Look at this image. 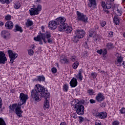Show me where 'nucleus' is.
Listing matches in <instances>:
<instances>
[{"label": "nucleus", "mask_w": 125, "mask_h": 125, "mask_svg": "<svg viewBox=\"0 0 125 125\" xmlns=\"http://www.w3.org/2000/svg\"><path fill=\"white\" fill-rule=\"evenodd\" d=\"M89 102L91 103V104H94V103H96V102L93 99H91L89 100Z\"/></svg>", "instance_id": "52"}, {"label": "nucleus", "mask_w": 125, "mask_h": 125, "mask_svg": "<svg viewBox=\"0 0 125 125\" xmlns=\"http://www.w3.org/2000/svg\"><path fill=\"white\" fill-rule=\"evenodd\" d=\"M8 53L9 57L10 58V61L12 64H13V61L18 57V55L16 53H13L12 50H8Z\"/></svg>", "instance_id": "9"}, {"label": "nucleus", "mask_w": 125, "mask_h": 125, "mask_svg": "<svg viewBox=\"0 0 125 125\" xmlns=\"http://www.w3.org/2000/svg\"><path fill=\"white\" fill-rule=\"evenodd\" d=\"M20 102L19 104L21 106L26 104L27 100H28V95L24 94V93H21L19 96Z\"/></svg>", "instance_id": "7"}, {"label": "nucleus", "mask_w": 125, "mask_h": 125, "mask_svg": "<svg viewBox=\"0 0 125 125\" xmlns=\"http://www.w3.org/2000/svg\"><path fill=\"white\" fill-rule=\"evenodd\" d=\"M123 62V58L122 56H119L118 57L117 61L115 62V63L117 65V66H122V63Z\"/></svg>", "instance_id": "23"}, {"label": "nucleus", "mask_w": 125, "mask_h": 125, "mask_svg": "<svg viewBox=\"0 0 125 125\" xmlns=\"http://www.w3.org/2000/svg\"><path fill=\"white\" fill-rule=\"evenodd\" d=\"M0 125H6L5 121L2 118H0Z\"/></svg>", "instance_id": "36"}, {"label": "nucleus", "mask_w": 125, "mask_h": 125, "mask_svg": "<svg viewBox=\"0 0 125 125\" xmlns=\"http://www.w3.org/2000/svg\"><path fill=\"white\" fill-rule=\"evenodd\" d=\"M28 53L30 56H33L34 55V51L30 49L28 50Z\"/></svg>", "instance_id": "38"}, {"label": "nucleus", "mask_w": 125, "mask_h": 125, "mask_svg": "<svg viewBox=\"0 0 125 125\" xmlns=\"http://www.w3.org/2000/svg\"><path fill=\"white\" fill-rule=\"evenodd\" d=\"M34 41H36V42H39L40 44H42V41H43L45 43H46L47 42V41L45 40V34L44 33H42L41 31H40L39 33V35L36 37L34 38Z\"/></svg>", "instance_id": "4"}, {"label": "nucleus", "mask_w": 125, "mask_h": 125, "mask_svg": "<svg viewBox=\"0 0 125 125\" xmlns=\"http://www.w3.org/2000/svg\"><path fill=\"white\" fill-rule=\"evenodd\" d=\"M113 34H114V32H113L112 31H110L108 33V37H110V38H112V37H113Z\"/></svg>", "instance_id": "51"}, {"label": "nucleus", "mask_w": 125, "mask_h": 125, "mask_svg": "<svg viewBox=\"0 0 125 125\" xmlns=\"http://www.w3.org/2000/svg\"><path fill=\"white\" fill-rule=\"evenodd\" d=\"M94 34V30L93 29H90L89 31V37H92L93 36V34Z\"/></svg>", "instance_id": "37"}, {"label": "nucleus", "mask_w": 125, "mask_h": 125, "mask_svg": "<svg viewBox=\"0 0 125 125\" xmlns=\"http://www.w3.org/2000/svg\"><path fill=\"white\" fill-rule=\"evenodd\" d=\"M5 20L7 21H9L11 20V15H7V16H6L5 17Z\"/></svg>", "instance_id": "35"}, {"label": "nucleus", "mask_w": 125, "mask_h": 125, "mask_svg": "<svg viewBox=\"0 0 125 125\" xmlns=\"http://www.w3.org/2000/svg\"><path fill=\"white\" fill-rule=\"evenodd\" d=\"M101 73L102 74H103V73H104V74H105V71H104V70H103V71H101Z\"/></svg>", "instance_id": "58"}, {"label": "nucleus", "mask_w": 125, "mask_h": 125, "mask_svg": "<svg viewBox=\"0 0 125 125\" xmlns=\"http://www.w3.org/2000/svg\"><path fill=\"white\" fill-rule=\"evenodd\" d=\"M113 21L116 25H119V24H120V20L119 19V17L117 16H115L113 18Z\"/></svg>", "instance_id": "27"}, {"label": "nucleus", "mask_w": 125, "mask_h": 125, "mask_svg": "<svg viewBox=\"0 0 125 125\" xmlns=\"http://www.w3.org/2000/svg\"><path fill=\"white\" fill-rule=\"evenodd\" d=\"M75 34L79 39H83L84 37L85 32L83 29H78L75 31Z\"/></svg>", "instance_id": "12"}, {"label": "nucleus", "mask_w": 125, "mask_h": 125, "mask_svg": "<svg viewBox=\"0 0 125 125\" xmlns=\"http://www.w3.org/2000/svg\"><path fill=\"white\" fill-rule=\"evenodd\" d=\"M100 25L101 27H104V26H106V21H104L101 22Z\"/></svg>", "instance_id": "44"}, {"label": "nucleus", "mask_w": 125, "mask_h": 125, "mask_svg": "<svg viewBox=\"0 0 125 125\" xmlns=\"http://www.w3.org/2000/svg\"><path fill=\"white\" fill-rule=\"evenodd\" d=\"M3 25H4V23L2 21H0V26L2 27Z\"/></svg>", "instance_id": "56"}, {"label": "nucleus", "mask_w": 125, "mask_h": 125, "mask_svg": "<svg viewBox=\"0 0 125 125\" xmlns=\"http://www.w3.org/2000/svg\"><path fill=\"white\" fill-rule=\"evenodd\" d=\"M30 97L35 101H39L42 100V97L45 98L43 108L44 110L49 109V101L47 98H50V94L45 90L44 86L42 87L40 84H36L35 88L31 91Z\"/></svg>", "instance_id": "1"}, {"label": "nucleus", "mask_w": 125, "mask_h": 125, "mask_svg": "<svg viewBox=\"0 0 125 125\" xmlns=\"http://www.w3.org/2000/svg\"><path fill=\"white\" fill-rule=\"evenodd\" d=\"M20 6H21V4H20V3L17 2L15 3L14 7L16 9H18Z\"/></svg>", "instance_id": "39"}, {"label": "nucleus", "mask_w": 125, "mask_h": 125, "mask_svg": "<svg viewBox=\"0 0 125 125\" xmlns=\"http://www.w3.org/2000/svg\"><path fill=\"white\" fill-rule=\"evenodd\" d=\"M51 71L53 74H55L57 72V69H56L55 67H53L51 69Z\"/></svg>", "instance_id": "43"}, {"label": "nucleus", "mask_w": 125, "mask_h": 125, "mask_svg": "<svg viewBox=\"0 0 125 125\" xmlns=\"http://www.w3.org/2000/svg\"><path fill=\"white\" fill-rule=\"evenodd\" d=\"M14 31L15 33L17 32H20V33H23V29H22V27L19 26L18 24H16L15 25V28L14 29Z\"/></svg>", "instance_id": "21"}, {"label": "nucleus", "mask_w": 125, "mask_h": 125, "mask_svg": "<svg viewBox=\"0 0 125 125\" xmlns=\"http://www.w3.org/2000/svg\"><path fill=\"white\" fill-rule=\"evenodd\" d=\"M71 106L73 107H76V106H79L80 105V101L79 100L75 99L71 102Z\"/></svg>", "instance_id": "22"}, {"label": "nucleus", "mask_w": 125, "mask_h": 125, "mask_svg": "<svg viewBox=\"0 0 125 125\" xmlns=\"http://www.w3.org/2000/svg\"><path fill=\"white\" fill-rule=\"evenodd\" d=\"M70 86L71 87H76L78 85V81L76 78H73L70 82Z\"/></svg>", "instance_id": "20"}, {"label": "nucleus", "mask_w": 125, "mask_h": 125, "mask_svg": "<svg viewBox=\"0 0 125 125\" xmlns=\"http://www.w3.org/2000/svg\"><path fill=\"white\" fill-rule=\"evenodd\" d=\"M34 23L32 21L27 20V23H26V26L27 27H30L33 25Z\"/></svg>", "instance_id": "31"}, {"label": "nucleus", "mask_w": 125, "mask_h": 125, "mask_svg": "<svg viewBox=\"0 0 125 125\" xmlns=\"http://www.w3.org/2000/svg\"><path fill=\"white\" fill-rule=\"evenodd\" d=\"M102 6L103 7L104 10L106 8V3H105V2H102Z\"/></svg>", "instance_id": "46"}, {"label": "nucleus", "mask_w": 125, "mask_h": 125, "mask_svg": "<svg viewBox=\"0 0 125 125\" xmlns=\"http://www.w3.org/2000/svg\"><path fill=\"white\" fill-rule=\"evenodd\" d=\"M82 73H83V70L82 69H80L79 70L78 74L76 76L77 79H79L80 81H83V75H82Z\"/></svg>", "instance_id": "25"}, {"label": "nucleus", "mask_w": 125, "mask_h": 125, "mask_svg": "<svg viewBox=\"0 0 125 125\" xmlns=\"http://www.w3.org/2000/svg\"><path fill=\"white\" fill-rule=\"evenodd\" d=\"M124 68H125V65H124Z\"/></svg>", "instance_id": "64"}, {"label": "nucleus", "mask_w": 125, "mask_h": 125, "mask_svg": "<svg viewBox=\"0 0 125 125\" xmlns=\"http://www.w3.org/2000/svg\"><path fill=\"white\" fill-rule=\"evenodd\" d=\"M1 36L5 40H9L10 39V33L5 30L1 31Z\"/></svg>", "instance_id": "15"}, {"label": "nucleus", "mask_w": 125, "mask_h": 125, "mask_svg": "<svg viewBox=\"0 0 125 125\" xmlns=\"http://www.w3.org/2000/svg\"><path fill=\"white\" fill-rule=\"evenodd\" d=\"M0 1L3 4H4V3H10V1L9 0H0Z\"/></svg>", "instance_id": "40"}, {"label": "nucleus", "mask_w": 125, "mask_h": 125, "mask_svg": "<svg viewBox=\"0 0 125 125\" xmlns=\"http://www.w3.org/2000/svg\"><path fill=\"white\" fill-rule=\"evenodd\" d=\"M111 7H112V5H111V2H107L106 3L105 8H106L107 9H110Z\"/></svg>", "instance_id": "34"}, {"label": "nucleus", "mask_w": 125, "mask_h": 125, "mask_svg": "<svg viewBox=\"0 0 125 125\" xmlns=\"http://www.w3.org/2000/svg\"><path fill=\"white\" fill-rule=\"evenodd\" d=\"M94 116L96 117V118L104 120V119L107 118V113H106V112H97L96 113L94 114Z\"/></svg>", "instance_id": "10"}, {"label": "nucleus", "mask_w": 125, "mask_h": 125, "mask_svg": "<svg viewBox=\"0 0 125 125\" xmlns=\"http://www.w3.org/2000/svg\"><path fill=\"white\" fill-rule=\"evenodd\" d=\"M58 30L60 32H65L66 34H71L73 31V28L67 23H65L58 26Z\"/></svg>", "instance_id": "3"}, {"label": "nucleus", "mask_w": 125, "mask_h": 125, "mask_svg": "<svg viewBox=\"0 0 125 125\" xmlns=\"http://www.w3.org/2000/svg\"><path fill=\"white\" fill-rule=\"evenodd\" d=\"M96 99L98 102H102V101H104L105 99V96L103 95V94L99 93L96 97Z\"/></svg>", "instance_id": "17"}, {"label": "nucleus", "mask_w": 125, "mask_h": 125, "mask_svg": "<svg viewBox=\"0 0 125 125\" xmlns=\"http://www.w3.org/2000/svg\"><path fill=\"white\" fill-rule=\"evenodd\" d=\"M31 48H32V49H35V46H31Z\"/></svg>", "instance_id": "59"}, {"label": "nucleus", "mask_w": 125, "mask_h": 125, "mask_svg": "<svg viewBox=\"0 0 125 125\" xmlns=\"http://www.w3.org/2000/svg\"><path fill=\"white\" fill-rule=\"evenodd\" d=\"M123 2H125V0H122Z\"/></svg>", "instance_id": "62"}, {"label": "nucleus", "mask_w": 125, "mask_h": 125, "mask_svg": "<svg viewBox=\"0 0 125 125\" xmlns=\"http://www.w3.org/2000/svg\"><path fill=\"white\" fill-rule=\"evenodd\" d=\"M122 65H125V62H123L122 63Z\"/></svg>", "instance_id": "60"}, {"label": "nucleus", "mask_w": 125, "mask_h": 125, "mask_svg": "<svg viewBox=\"0 0 125 125\" xmlns=\"http://www.w3.org/2000/svg\"><path fill=\"white\" fill-rule=\"evenodd\" d=\"M2 100H1V98H0V109L2 107V104L1 103Z\"/></svg>", "instance_id": "55"}, {"label": "nucleus", "mask_w": 125, "mask_h": 125, "mask_svg": "<svg viewBox=\"0 0 125 125\" xmlns=\"http://www.w3.org/2000/svg\"><path fill=\"white\" fill-rule=\"evenodd\" d=\"M79 65H80V63L79 62H75L72 65V68L73 69H77Z\"/></svg>", "instance_id": "29"}, {"label": "nucleus", "mask_w": 125, "mask_h": 125, "mask_svg": "<svg viewBox=\"0 0 125 125\" xmlns=\"http://www.w3.org/2000/svg\"><path fill=\"white\" fill-rule=\"evenodd\" d=\"M56 22H57L58 25H63L66 22V18L64 17H60L56 19Z\"/></svg>", "instance_id": "14"}, {"label": "nucleus", "mask_w": 125, "mask_h": 125, "mask_svg": "<svg viewBox=\"0 0 125 125\" xmlns=\"http://www.w3.org/2000/svg\"><path fill=\"white\" fill-rule=\"evenodd\" d=\"M95 125H103L101 124V122L100 121L97 120L95 122Z\"/></svg>", "instance_id": "47"}, {"label": "nucleus", "mask_w": 125, "mask_h": 125, "mask_svg": "<svg viewBox=\"0 0 125 125\" xmlns=\"http://www.w3.org/2000/svg\"><path fill=\"white\" fill-rule=\"evenodd\" d=\"M60 125H67L65 123L62 122L61 123Z\"/></svg>", "instance_id": "57"}, {"label": "nucleus", "mask_w": 125, "mask_h": 125, "mask_svg": "<svg viewBox=\"0 0 125 125\" xmlns=\"http://www.w3.org/2000/svg\"><path fill=\"white\" fill-rule=\"evenodd\" d=\"M44 80H45V78L43 76L38 77L37 81H39V82H43Z\"/></svg>", "instance_id": "32"}, {"label": "nucleus", "mask_w": 125, "mask_h": 125, "mask_svg": "<svg viewBox=\"0 0 125 125\" xmlns=\"http://www.w3.org/2000/svg\"><path fill=\"white\" fill-rule=\"evenodd\" d=\"M69 89V87L68 86V85L65 84L63 85V90L64 91H65L67 92L68 91V89Z\"/></svg>", "instance_id": "41"}, {"label": "nucleus", "mask_w": 125, "mask_h": 125, "mask_svg": "<svg viewBox=\"0 0 125 125\" xmlns=\"http://www.w3.org/2000/svg\"><path fill=\"white\" fill-rule=\"evenodd\" d=\"M45 39L47 40L48 43H52V39L51 38V33L50 32H46L45 34Z\"/></svg>", "instance_id": "19"}, {"label": "nucleus", "mask_w": 125, "mask_h": 125, "mask_svg": "<svg viewBox=\"0 0 125 125\" xmlns=\"http://www.w3.org/2000/svg\"><path fill=\"white\" fill-rule=\"evenodd\" d=\"M7 61V58L4 52L0 51V64H5Z\"/></svg>", "instance_id": "11"}, {"label": "nucleus", "mask_w": 125, "mask_h": 125, "mask_svg": "<svg viewBox=\"0 0 125 125\" xmlns=\"http://www.w3.org/2000/svg\"><path fill=\"white\" fill-rule=\"evenodd\" d=\"M87 93L88 94V95H93V94L95 93V92L93 89H89L87 90Z\"/></svg>", "instance_id": "33"}, {"label": "nucleus", "mask_w": 125, "mask_h": 125, "mask_svg": "<svg viewBox=\"0 0 125 125\" xmlns=\"http://www.w3.org/2000/svg\"><path fill=\"white\" fill-rule=\"evenodd\" d=\"M76 14L77 15V19L78 21H82L83 22H84L85 23L87 22V20H88V18H87L86 15L83 14V13L80 12L79 11H77Z\"/></svg>", "instance_id": "6"}, {"label": "nucleus", "mask_w": 125, "mask_h": 125, "mask_svg": "<svg viewBox=\"0 0 125 125\" xmlns=\"http://www.w3.org/2000/svg\"><path fill=\"white\" fill-rule=\"evenodd\" d=\"M102 54H103L104 56L106 55L107 54V50L104 49V50L102 51Z\"/></svg>", "instance_id": "50"}, {"label": "nucleus", "mask_w": 125, "mask_h": 125, "mask_svg": "<svg viewBox=\"0 0 125 125\" xmlns=\"http://www.w3.org/2000/svg\"><path fill=\"white\" fill-rule=\"evenodd\" d=\"M79 37H78V36H74L72 40V42H79Z\"/></svg>", "instance_id": "30"}, {"label": "nucleus", "mask_w": 125, "mask_h": 125, "mask_svg": "<svg viewBox=\"0 0 125 125\" xmlns=\"http://www.w3.org/2000/svg\"><path fill=\"white\" fill-rule=\"evenodd\" d=\"M9 108L10 109V112H14L15 110V113L18 117L19 118L22 117L23 111L21 110V105L20 104H13L12 105H10Z\"/></svg>", "instance_id": "2"}, {"label": "nucleus", "mask_w": 125, "mask_h": 125, "mask_svg": "<svg viewBox=\"0 0 125 125\" xmlns=\"http://www.w3.org/2000/svg\"><path fill=\"white\" fill-rule=\"evenodd\" d=\"M57 26H58V24L56 20L51 21L49 22V27L51 30H55L57 28Z\"/></svg>", "instance_id": "13"}, {"label": "nucleus", "mask_w": 125, "mask_h": 125, "mask_svg": "<svg viewBox=\"0 0 125 125\" xmlns=\"http://www.w3.org/2000/svg\"><path fill=\"white\" fill-rule=\"evenodd\" d=\"M83 103H84V101H83L82 103V104H83Z\"/></svg>", "instance_id": "63"}, {"label": "nucleus", "mask_w": 125, "mask_h": 125, "mask_svg": "<svg viewBox=\"0 0 125 125\" xmlns=\"http://www.w3.org/2000/svg\"><path fill=\"white\" fill-rule=\"evenodd\" d=\"M72 118H73L74 119H76V118H77V114L73 113L72 114Z\"/></svg>", "instance_id": "54"}, {"label": "nucleus", "mask_w": 125, "mask_h": 125, "mask_svg": "<svg viewBox=\"0 0 125 125\" xmlns=\"http://www.w3.org/2000/svg\"><path fill=\"white\" fill-rule=\"evenodd\" d=\"M97 76V74L95 72H93L91 74V77L93 79H95V78H96Z\"/></svg>", "instance_id": "42"}, {"label": "nucleus", "mask_w": 125, "mask_h": 125, "mask_svg": "<svg viewBox=\"0 0 125 125\" xmlns=\"http://www.w3.org/2000/svg\"><path fill=\"white\" fill-rule=\"evenodd\" d=\"M88 7L95 8L96 6V0H88Z\"/></svg>", "instance_id": "18"}, {"label": "nucleus", "mask_w": 125, "mask_h": 125, "mask_svg": "<svg viewBox=\"0 0 125 125\" xmlns=\"http://www.w3.org/2000/svg\"><path fill=\"white\" fill-rule=\"evenodd\" d=\"M114 0H110V1H111L112 2H113V1H114Z\"/></svg>", "instance_id": "61"}, {"label": "nucleus", "mask_w": 125, "mask_h": 125, "mask_svg": "<svg viewBox=\"0 0 125 125\" xmlns=\"http://www.w3.org/2000/svg\"><path fill=\"white\" fill-rule=\"evenodd\" d=\"M42 10V5H38L36 8H31L29 10V12L30 15H38L39 14V12Z\"/></svg>", "instance_id": "8"}, {"label": "nucleus", "mask_w": 125, "mask_h": 125, "mask_svg": "<svg viewBox=\"0 0 125 125\" xmlns=\"http://www.w3.org/2000/svg\"><path fill=\"white\" fill-rule=\"evenodd\" d=\"M114 11L115 12H116L117 16H122V15L123 14V12L122 11L121 8L119 9L118 8H115L114 9Z\"/></svg>", "instance_id": "24"}, {"label": "nucleus", "mask_w": 125, "mask_h": 125, "mask_svg": "<svg viewBox=\"0 0 125 125\" xmlns=\"http://www.w3.org/2000/svg\"><path fill=\"white\" fill-rule=\"evenodd\" d=\"M14 26V24L11 21H7L5 24V27L7 30H11L12 29H13Z\"/></svg>", "instance_id": "16"}, {"label": "nucleus", "mask_w": 125, "mask_h": 125, "mask_svg": "<svg viewBox=\"0 0 125 125\" xmlns=\"http://www.w3.org/2000/svg\"><path fill=\"white\" fill-rule=\"evenodd\" d=\"M97 53H98L99 54H102V50H98L97 51Z\"/></svg>", "instance_id": "53"}, {"label": "nucleus", "mask_w": 125, "mask_h": 125, "mask_svg": "<svg viewBox=\"0 0 125 125\" xmlns=\"http://www.w3.org/2000/svg\"><path fill=\"white\" fill-rule=\"evenodd\" d=\"M60 62L63 64H69V61L66 58H61Z\"/></svg>", "instance_id": "26"}, {"label": "nucleus", "mask_w": 125, "mask_h": 125, "mask_svg": "<svg viewBox=\"0 0 125 125\" xmlns=\"http://www.w3.org/2000/svg\"><path fill=\"white\" fill-rule=\"evenodd\" d=\"M107 49H112L114 48V44L111 42H108L106 45Z\"/></svg>", "instance_id": "28"}, {"label": "nucleus", "mask_w": 125, "mask_h": 125, "mask_svg": "<svg viewBox=\"0 0 125 125\" xmlns=\"http://www.w3.org/2000/svg\"><path fill=\"white\" fill-rule=\"evenodd\" d=\"M113 125H120V122L118 121H115L112 123Z\"/></svg>", "instance_id": "48"}, {"label": "nucleus", "mask_w": 125, "mask_h": 125, "mask_svg": "<svg viewBox=\"0 0 125 125\" xmlns=\"http://www.w3.org/2000/svg\"><path fill=\"white\" fill-rule=\"evenodd\" d=\"M70 59L72 60V61H73V62H75V61H76L77 60L76 56H74L71 57Z\"/></svg>", "instance_id": "49"}, {"label": "nucleus", "mask_w": 125, "mask_h": 125, "mask_svg": "<svg viewBox=\"0 0 125 125\" xmlns=\"http://www.w3.org/2000/svg\"><path fill=\"white\" fill-rule=\"evenodd\" d=\"M73 110L76 111L77 114L79 116H83L84 114V106L83 105H79L76 106H73Z\"/></svg>", "instance_id": "5"}, {"label": "nucleus", "mask_w": 125, "mask_h": 125, "mask_svg": "<svg viewBox=\"0 0 125 125\" xmlns=\"http://www.w3.org/2000/svg\"><path fill=\"white\" fill-rule=\"evenodd\" d=\"M83 122V118L82 116L79 117V124H82Z\"/></svg>", "instance_id": "45"}]
</instances>
